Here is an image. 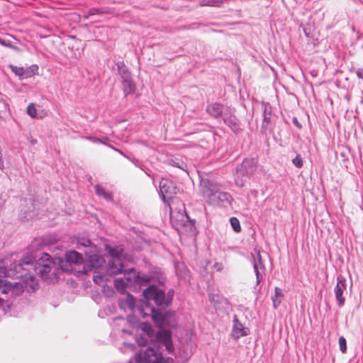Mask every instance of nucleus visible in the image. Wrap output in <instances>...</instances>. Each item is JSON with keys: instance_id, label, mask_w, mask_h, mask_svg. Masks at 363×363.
I'll use <instances>...</instances> for the list:
<instances>
[{"instance_id": "nucleus-1", "label": "nucleus", "mask_w": 363, "mask_h": 363, "mask_svg": "<svg viewBox=\"0 0 363 363\" xmlns=\"http://www.w3.org/2000/svg\"><path fill=\"white\" fill-rule=\"evenodd\" d=\"M60 268L63 271H69V269L65 266L61 259H59L57 264H56L50 256L46 253H42L38 258V261L34 264V269L36 273L39 274L45 280L50 282H54L57 279V274Z\"/></svg>"}, {"instance_id": "nucleus-2", "label": "nucleus", "mask_w": 363, "mask_h": 363, "mask_svg": "<svg viewBox=\"0 0 363 363\" xmlns=\"http://www.w3.org/2000/svg\"><path fill=\"white\" fill-rule=\"evenodd\" d=\"M200 187L204 199L209 204L225 206L230 203L231 198L230 194L222 191L214 182L208 179H202Z\"/></svg>"}, {"instance_id": "nucleus-3", "label": "nucleus", "mask_w": 363, "mask_h": 363, "mask_svg": "<svg viewBox=\"0 0 363 363\" xmlns=\"http://www.w3.org/2000/svg\"><path fill=\"white\" fill-rule=\"evenodd\" d=\"M143 295L147 301L152 299L158 306H167L172 299L173 292L169 291L166 296L162 290L151 285L143 291Z\"/></svg>"}, {"instance_id": "nucleus-4", "label": "nucleus", "mask_w": 363, "mask_h": 363, "mask_svg": "<svg viewBox=\"0 0 363 363\" xmlns=\"http://www.w3.org/2000/svg\"><path fill=\"white\" fill-rule=\"evenodd\" d=\"M257 169L256 162L254 159H246L237 167L235 182L239 186H242L246 178L251 176Z\"/></svg>"}, {"instance_id": "nucleus-5", "label": "nucleus", "mask_w": 363, "mask_h": 363, "mask_svg": "<svg viewBox=\"0 0 363 363\" xmlns=\"http://www.w3.org/2000/svg\"><path fill=\"white\" fill-rule=\"evenodd\" d=\"M135 360L138 363H167V359L162 357L159 350L152 347L137 352Z\"/></svg>"}, {"instance_id": "nucleus-6", "label": "nucleus", "mask_w": 363, "mask_h": 363, "mask_svg": "<svg viewBox=\"0 0 363 363\" xmlns=\"http://www.w3.org/2000/svg\"><path fill=\"white\" fill-rule=\"evenodd\" d=\"M6 268L0 267V291L2 294L11 292L12 296H18L23 294V284L14 283L13 285L11 282L5 279Z\"/></svg>"}, {"instance_id": "nucleus-7", "label": "nucleus", "mask_w": 363, "mask_h": 363, "mask_svg": "<svg viewBox=\"0 0 363 363\" xmlns=\"http://www.w3.org/2000/svg\"><path fill=\"white\" fill-rule=\"evenodd\" d=\"M137 310L143 318L151 316L158 325H162L165 322V318L162 313L150 306L147 302H144L143 305L138 306Z\"/></svg>"}, {"instance_id": "nucleus-8", "label": "nucleus", "mask_w": 363, "mask_h": 363, "mask_svg": "<svg viewBox=\"0 0 363 363\" xmlns=\"http://www.w3.org/2000/svg\"><path fill=\"white\" fill-rule=\"evenodd\" d=\"M160 193L164 202L173 198L177 193V188L174 183L167 179H162L160 182Z\"/></svg>"}, {"instance_id": "nucleus-9", "label": "nucleus", "mask_w": 363, "mask_h": 363, "mask_svg": "<svg viewBox=\"0 0 363 363\" xmlns=\"http://www.w3.org/2000/svg\"><path fill=\"white\" fill-rule=\"evenodd\" d=\"M85 254L86 255V262L82 272L83 274H86L88 271L92 269H99L104 265L106 261L101 256L96 254L89 255L87 252Z\"/></svg>"}, {"instance_id": "nucleus-10", "label": "nucleus", "mask_w": 363, "mask_h": 363, "mask_svg": "<svg viewBox=\"0 0 363 363\" xmlns=\"http://www.w3.org/2000/svg\"><path fill=\"white\" fill-rule=\"evenodd\" d=\"M346 289L347 284L345 279L342 276H339L337 279V284L334 289V293L340 307H342L345 304V299L343 296V293L346 291Z\"/></svg>"}, {"instance_id": "nucleus-11", "label": "nucleus", "mask_w": 363, "mask_h": 363, "mask_svg": "<svg viewBox=\"0 0 363 363\" xmlns=\"http://www.w3.org/2000/svg\"><path fill=\"white\" fill-rule=\"evenodd\" d=\"M128 282L130 283L131 280L133 284L135 283L139 285H146L150 281V277L145 274H137L133 269H128L127 274H125Z\"/></svg>"}, {"instance_id": "nucleus-12", "label": "nucleus", "mask_w": 363, "mask_h": 363, "mask_svg": "<svg viewBox=\"0 0 363 363\" xmlns=\"http://www.w3.org/2000/svg\"><path fill=\"white\" fill-rule=\"evenodd\" d=\"M157 338L159 340V347H164L168 353H171L173 351L174 347L171 340L170 333L168 331L158 333Z\"/></svg>"}, {"instance_id": "nucleus-13", "label": "nucleus", "mask_w": 363, "mask_h": 363, "mask_svg": "<svg viewBox=\"0 0 363 363\" xmlns=\"http://www.w3.org/2000/svg\"><path fill=\"white\" fill-rule=\"evenodd\" d=\"M249 333V329L243 326L239 321L237 316L235 315L233 318V325L232 330V337L237 340L242 336H246Z\"/></svg>"}, {"instance_id": "nucleus-14", "label": "nucleus", "mask_w": 363, "mask_h": 363, "mask_svg": "<svg viewBox=\"0 0 363 363\" xmlns=\"http://www.w3.org/2000/svg\"><path fill=\"white\" fill-rule=\"evenodd\" d=\"M26 113L34 119H42L47 115V112L40 106L33 103L28 106Z\"/></svg>"}, {"instance_id": "nucleus-15", "label": "nucleus", "mask_w": 363, "mask_h": 363, "mask_svg": "<svg viewBox=\"0 0 363 363\" xmlns=\"http://www.w3.org/2000/svg\"><path fill=\"white\" fill-rule=\"evenodd\" d=\"M38 286V279L33 273L24 274V290L29 293L35 291Z\"/></svg>"}, {"instance_id": "nucleus-16", "label": "nucleus", "mask_w": 363, "mask_h": 363, "mask_svg": "<svg viewBox=\"0 0 363 363\" xmlns=\"http://www.w3.org/2000/svg\"><path fill=\"white\" fill-rule=\"evenodd\" d=\"M226 111H228V108L224 110L223 106L218 103L210 104L206 107V112L214 118L223 117Z\"/></svg>"}, {"instance_id": "nucleus-17", "label": "nucleus", "mask_w": 363, "mask_h": 363, "mask_svg": "<svg viewBox=\"0 0 363 363\" xmlns=\"http://www.w3.org/2000/svg\"><path fill=\"white\" fill-rule=\"evenodd\" d=\"M128 270L127 271V272ZM107 272L111 276H114L123 272H126V271L123 270V266L121 263V259H116L108 261Z\"/></svg>"}, {"instance_id": "nucleus-18", "label": "nucleus", "mask_w": 363, "mask_h": 363, "mask_svg": "<svg viewBox=\"0 0 363 363\" xmlns=\"http://www.w3.org/2000/svg\"><path fill=\"white\" fill-rule=\"evenodd\" d=\"M170 218L172 221L177 222L178 225L184 226L189 225L191 230L194 228V223L190 220L189 217L186 214H184L179 212L177 214H174L172 211H171Z\"/></svg>"}, {"instance_id": "nucleus-19", "label": "nucleus", "mask_w": 363, "mask_h": 363, "mask_svg": "<svg viewBox=\"0 0 363 363\" xmlns=\"http://www.w3.org/2000/svg\"><path fill=\"white\" fill-rule=\"evenodd\" d=\"M263 122L262 128L267 130L271 123L272 107L268 103H262Z\"/></svg>"}, {"instance_id": "nucleus-20", "label": "nucleus", "mask_w": 363, "mask_h": 363, "mask_svg": "<svg viewBox=\"0 0 363 363\" xmlns=\"http://www.w3.org/2000/svg\"><path fill=\"white\" fill-rule=\"evenodd\" d=\"M66 264H80L83 262V257L81 254L76 251H69L65 255Z\"/></svg>"}, {"instance_id": "nucleus-21", "label": "nucleus", "mask_w": 363, "mask_h": 363, "mask_svg": "<svg viewBox=\"0 0 363 363\" xmlns=\"http://www.w3.org/2000/svg\"><path fill=\"white\" fill-rule=\"evenodd\" d=\"M223 119L226 125H228L232 130H235L238 126V119L237 118L232 115L227 113H224V115L223 116Z\"/></svg>"}, {"instance_id": "nucleus-22", "label": "nucleus", "mask_w": 363, "mask_h": 363, "mask_svg": "<svg viewBox=\"0 0 363 363\" xmlns=\"http://www.w3.org/2000/svg\"><path fill=\"white\" fill-rule=\"evenodd\" d=\"M119 304L123 308H128L130 310H133L135 306V301L133 296L128 294L125 298L120 300Z\"/></svg>"}, {"instance_id": "nucleus-23", "label": "nucleus", "mask_w": 363, "mask_h": 363, "mask_svg": "<svg viewBox=\"0 0 363 363\" xmlns=\"http://www.w3.org/2000/svg\"><path fill=\"white\" fill-rule=\"evenodd\" d=\"M122 83L123 86V91L125 95L130 94L134 91L135 89V84L132 80L131 77H128V79H123Z\"/></svg>"}, {"instance_id": "nucleus-24", "label": "nucleus", "mask_w": 363, "mask_h": 363, "mask_svg": "<svg viewBox=\"0 0 363 363\" xmlns=\"http://www.w3.org/2000/svg\"><path fill=\"white\" fill-rule=\"evenodd\" d=\"M125 274H127V272H125V278H126V275ZM129 284H133V281L131 280L130 283L128 282L127 281V279H125V281L123 279H116L114 280V285H115V287L121 292H123L124 290H125V286L126 285H129Z\"/></svg>"}, {"instance_id": "nucleus-25", "label": "nucleus", "mask_w": 363, "mask_h": 363, "mask_svg": "<svg viewBox=\"0 0 363 363\" xmlns=\"http://www.w3.org/2000/svg\"><path fill=\"white\" fill-rule=\"evenodd\" d=\"M118 73L121 75L122 80L128 79L131 77L130 72H129L127 67L123 62H118L117 64Z\"/></svg>"}, {"instance_id": "nucleus-26", "label": "nucleus", "mask_w": 363, "mask_h": 363, "mask_svg": "<svg viewBox=\"0 0 363 363\" xmlns=\"http://www.w3.org/2000/svg\"><path fill=\"white\" fill-rule=\"evenodd\" d=\"M283 296L284 294L282 293V290L278 287H276L274 296L272 297L273 306L275 308L280 305Z\"/></svg>"}, {"instance_id": "nucleus-27", "label": "nucleus", "mask_w": 363, "mask_h": 363, "mask_svg": "<svg viewBox=\"0 0 363 363\" xmlns=\"http://www.w3.org/2000/svg\"><path fill=\"white\" fill-rule=\"evenodd\" d=\"M96 192L98 195L102 196L105 199L111 201L112 199V195L110 192L107 191L104 188L99 185L95 186Z\"/></svg>"}, {"instance_id": "nucleus-28", "label": "nucleus", "mask_w": 363, "mask_h": 363, "mask_svg": "<svg viewBox=\"0 0 363 363\" xmlns=\"http://www.w3.org/2000/svg\"><path fill=\"white\" fill-rule=\"evenodd\" d=\"M253 267L257 278V285H259L263 278L264 269H259L258 264L255 260H254Z\"/></svg>"}, {"instance_id": "nucleus-29", "label": "nucleus", "mask_w": 363, "mask_h": 363, "mask_svg": "<svg viewBox=\"0 0 363 363\" xmlns=\"http://www.w3.org/2000/svg\"><path fill=\"white\" fill-rule=\"evenodd\" d=\"M38 71V67L36 65H32L29 67L24 70V78L31 77L32 76L37 74Z\"/></svg>"}, {"instance_id": "nucleus-30", "label": "nucleus", "mask_w": 363, "mask_h": 363, "mask_svg": "<svg viewBox=\"0 0 363 363\" xmlns=\"http://www.w3.org/2000/svg\"><path fill=\"white\" fill-rule=\"evenodd\" d=\"M222 1L220 0H202L199 4L201 6H216L218 7L221 5Z\"/></svg>"}, {"instance_id": "nucleus-31", "label": "nucleus", "mask_w": 363, "mask_h": 363, "mask_svg": "<svg viewBox=\"0 0 363 363\" xmlns=\"http://www.w3.org/2000/svg\"><path fill=\"white\" fill-rule=\"evenodd\" d=\"M109 254L111 257V260L121 259V256L122 254V249L119 248V247L111 248L109 250Z\"/></svg>"}, {"instance_id": "nucleus-32", "label": "nucleus", "mask_w": 363, "mask_h": 363, "mask_svg": "<svg viewBox=\"0 0 363 363\" xmlns=\"http://www.w3.org/2000/svg\"><path fill=\"white\" fill-rule=\"evenodd\" d=\"M10 148L14 154L21 153L22 147L20 142L12 140L10 143Z\"/></svg>"}, {"instance_id": "nucleus-33", "label": "nucleus", "mask_w": 363, "mask_h": 363, "mask_svg": "<svg viewBox=\"0 0 363 363\" xmlns=\"http://www.w3.org/2000/svg\"><path fill=\"white\" fill-rule=\"evenodd\" d=\"M9 67L11 69L13 73L15 74L16 76H18L20 79L23 77V67H17L13 65H9Z\"/></svg>"}, {"instance_id": "nucleus-34", "label": "nucleus", "mask_w": 363, "mask_h": 363, "mask_svg": "<svg viewBox=\"0 0 363 363\" xmlns=\"http://www.w3.org/2000/svg\"><path fill=\"white\" fill-rule=\"evenodd\" d=\"M230 225L233 229L236 232L239 233L241 230V227L240 225V222L238 218L233 217L230 219Z\"/></svg>"}, {"instance_id": "nucleus-35", "label": "nucleus", "mask_w": 363, "mask_h": 363, "mask_svg": "<svg viewBox=\"0 0 363 363\" xmlns=\"http://www.w3.org/2000/svg\"><path fill=\"white\" fill-rule=\"evenodd\" d=\"M339 346L340 350L342 353H345L347 352V342L345 338L342 336L339 338Z\"/></svg>"}, {"instance_id": "nucleus-36", "label": "nucleus", "mask_w": 363, "mask_h": 363, "mask_svg": "<svg viewBox=\"0 0 363 363\" xmlns=\"http://www.w3.org/2000/svg\"><path fill=\"white\" fill-rule=\"evenodd\" d=\"M93 280L96 284L101 285L104 281V276L100 273H96L94 275Z\"/></svg>"}, {"instance_id": "nucleus-37", "label": "nucleus", "mask_w": 363, "mask_h": 363, "mask_svg": "<svg viewBox=\"0 0 363 363\" xmlns=\"http://www.w3.org/2000/svg\"><path fill=\"white\" fill-rule=\"evenodd\" d=\"M171 164L172 166L177 167L183 170H184V168L186 167V164L178 159L171 160Z\"/></svg>"}, {"instance_id": "nucleus-38", "label": "nucleus", "mask_w": 363, "mask_h": 363, "mask_svg": "<svg viewBox=\"0 0 363 363\" xmlns=\"http://www.w3.org/2000/svg\"><path fill=\"white\" fill-rule=\"evenodd\" d=\"M143 330L146 333V334L151 337L153 334V329L152 328L151 325L149 324H144L143 326Z\"/></svg>"}, {"instance_id": "nucleus-39", "label": "nucleus", "mask_w": 363, "mask_h": 363, "mask_svg": "<svg viewBox=\"0 0 363 363\" xmlns=\"http://www.w3.org/2000/svg\"><path fill=\"white\" fill-rule=\"evenodd\" d=\"M292 162L296 167L301 168L303 166V161L300 155H297Z\"/></svg>"}, {"instance_id": "nucleus-40", "label": "nucleus", "mask_w": 363, "mask_h": 363, "mask_svg": "<svg viewBox=\"0 0 363 363\" xmlns=\"http://www.w3.org/2000/svg\"><path fill=\"white\" fill-rule=\"evenodd\" d=\"M255 260L257 262L259 269H264V265L262 262V258H261V255H260L259 252H258V254H257V260H256V259H255Z\"/></svg>"}, {"instance_id": "nucleus-41", "label": "nucleus", "mask_w": 363, "mask_h": 363, "mask_svg": "<svg viewBox=\"0 0 363 363\" xmlns=\"http://www.w3.org/2000/svg\"><path fill=\"white\" fill-rule=\"evenodd\" d=\"M127 320L132 325H134L135 323L137 322L136 318L134 315H128L127 317Z\"/></svg>"}, {"instance_id": "nucleus-42", "label": "nucleus", "mask_w": 363, "mask_h": 363, "mask_svg": "<svg viewBox=\"0 0 363 363\" xmlns=\"http://www.w3.org/2000/svg\"><path fill=\"white\" fill-rule=\"evenodd\" d=\"M0 45H3V46H5V47H10L11 46V44L9 43V41L5 40V39H3L2 38L0 37Z\"/></svg>"}, {"instance_id": "nucleus-43", "label": "nucleus", "mask_w": 363, "mask_h": 363, "mask_svg": "<svg viewBox=\"0 0 363 363\" xmlns=\"http://www.w3.org/2000/svg\"><path fill=\"white\" fill-rule=\"evenodd\" d=\"M78 244L84 247H87L91 245V241L89 240H84L82 242H79Z\"/></svg>"}, {"instance_id": "nucleus-44", "label": "nucleus", "mask_w": 363, "mask_h": 363, "mask_svg": "<svg viewBox=\"0 0 363 363\" xmlns=\"http://www.w3.org/2000/svg\"><path fill=\"white\" fill-rule=\"evenodd\" d=\"M147 342V340H145L144 337H140L138 340V343L139 345H145Z\"/></svg>"}, {"instance_id": "nucleus-45", "label": "nucleus", "mask_w": 363, "mask_h": 363, "mask_svg": "<svg viewBox=\"0 0 363 363\" xmlns=\"http://www.w3.org/2000/svg\"><path fill=\"white\" fill-rule=\"evenodd\" d=\"M87 139H89L92 143H102V141L99 138H94V137H89V138H87Z\"/></svg>"}, {"instance_id": "nucleus-46", "label": "nucleus", "mask_w": 363, "mask_h": 363, "mask_svg": "<svg viewBox=\"0 0 363 363\" xmlns=\"http://www.w3.org/2000/svg\"><path fill=\"white\" fill-rule=\"evenodd\" d=\"M357 75L359 79H363V69H359L357 71Z\"/></svg>"}, {"instance_id": "nucleus-47", "label": "nucleus", "mask_w": 363, "mask_h": 363, "mask_svg": "<svg viewBox=\"0 0 363 363\" xmlns=\"http://www.w3.org/2000/svg\"><path fill=\"white\" fill-rule=\"evenodd\" d=\"M99 13V10L98 9H92L89 11V15H94L96 13Z\"/></svg>"}, {"instance_id": "nucleus-48", "label": "nucleus", "mask_w": 363, "mask_h": 363, "mask_svg": "<svg viewBox=\"0 0 363 363\" xmlns=\"http://www.w3.org/2000/svg\"><path fill=\"white\" fill-rule=\"evenodd\" d=\"M4 168V162L1 159V157H0V169H2Z\"/></svg>"}, {"instance_id": "nucleus-49", "label": "nucleus", "mask_w": 363, "mask_h": 363, "mask_svg": "<svg viewBox=\"0 0 363 363\" xmlns=\"http://www.w3.org/2000/svg\"><path fill=\"white\" fill-rule=\"evenodd\" d=\"M24 265H27L28 267H30V265H33V264H30V261L29 262H27L24 259Z\"/></svg>"}, {"instance_id": "nucleus-50", "label": "nucleus", "mask_w": 363, "mask_h": 363, "mask_svg": "<svg viewBox=\"0 0 363 363\" xmlns=\"http://www.w3.org/2000/svg\"><path fill=\"white\" fill-rule=\"evenodd\" d=\"M4 301L0 298V306H3Z\"/></svg>"}, {"instance_id": "nucleus-51", "label": "nucleus", "mask_w": 363, "mask_h": 363, "mask_svg": "<svg viewBox=\"0 0 363 363\" xmlns=\"http://www.w3.org/2000/svg\"><path fill=\"white\" fill-rule=\"evenodd\" d=\"M18 264H19L20 266L23 264V259H19V263H18Z\"/></svg>"}, {"instance_id": "nucleus-52", "label": "nucleus", "mask_w": 363, "mask_h": 363, "mask_svg": "<svg viewBox=\"0 0 363 363\" xmlns=\"http://www.w3.org/2000/svg\"><path fill=\"white\" fill-rule=\"evenodd\" d=\"M30 143H31V144H33H33H35V143H36V140H35L32 139V140H30Z\"/></svg>"}, {"instance_id": "nucleus-53", "label": "nucleus", "mask_w": 363, "mask_h": 363, "mask_svg": "<svg viewBox=\"0 0 363 363\" xmlns=\"http://www.w3.org/2000/svg\"><path fill=\"white\" fill-rule=\"evenodd\" d=\"M119 152V153H121V155H123V152L120 150H118Z\"/></svg>"}, {"instance_id": "nucleus-54", "label": "nucleus", "mask_w": 363, "mask_h": 363, "mask_svg": "<svg viewBox=\"0 0 363 363\" xmlns=\"http://www.w3.org/2000/svg\"><path fill=\"white\" fill-rule=\"evenodd\" d=\"M23 270H29V269H26L25 267L23 268Z\"/></svg>"}]
</instances>
